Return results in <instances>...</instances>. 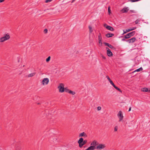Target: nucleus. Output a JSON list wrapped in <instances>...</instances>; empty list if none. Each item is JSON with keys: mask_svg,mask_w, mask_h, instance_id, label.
I'll use <instances>...</instances> for the list:
<instances>
[{"mask_svg": "<svg viewBox=\"0 0 150 150\" xmlns=\"http://www.w3.org/2000/svg\"><path fill=\"white\" fill-rule=\"evenodd\" d=\"M87 142V140H83V138H80L78 142L79 147L80 148H82L84 145L86 144Z\"/></svg>", "mask_w": 150, "mask_h": 150, "instance_id": "f257e3e1", "label": "nucleus"}, {"mask_svg": "<svg viewBox=\"0 0 150 150\" xmlns=\"http://www.w3.org/2000/svg\"><path fill=\"white\" fill-rule=\"evenodd\" d=\"M10 38L9 34L8 33H7L4 36L0 38V42H2L6 41L9 40Z\"/></svg>", "mask_w": 150, "mask_h": 150, "instance_id": "f03ea898", "label": "nucleus"}, {"mask_svg": "<svg viewBox=\"0 0 150 150\" xmlns=\"http://www.w3.org/2000/svg\"><path fill=\"white\" fill-rule=\"evenodd\" d=\"M57 88L60 93H63L65 91L64 85L63 83H59L57 86Z\"/></svg>", "mask_w": 150, "mask_h": 150, "instance_id": "7ed1b4c3", "label": "nucleus"}, {"mask_svg": "<svg viewBox=\"0 0 150 150\" xmlns=\"http://www.w3.org/2000/svg\"><path fill=\"white\" fill-rule=\"evenodd\" d=\"M135 34L134 31L132 32L126 34L124 36L122 37V40H124L125 39L129 38L131 37L134 36Z\"/></svg>", "mask_w": 150, "mask_h": 150, "instance_id": "20e7f679", "label": "nucleus"}, {"mask_svg": "<svg viewBox=\"0 0 150 150\" xmlns=\"http://www.w3.org/2000/svg\"><path fill=\"white\" fill-rule=\"evenodd\" d=\"M106 146L105 144H100L98 145V144L96 147H95V149L98 150H100L101 149L104 148Z\"/></svg>", "mask_w": 150, "mask_h": 150, "instance_id": "39448f33", "label": "nucleus"}, {"mask_svg": "<svg viewBox=\"0 0 150 150\" xmlns=\"http://www.w3.org/2000/svg\"><path fill=\"white\" fill-rule=\"evenodd\" d=\"M49 81V79L48 78H45L42 80L41 83L43 85H47Z\"/></svg>", "mask_w": 150, "mask_h": 150, "instance_id": "423d86ee", "label": "nucleus"}, {"mask_svg": "<svg viewBox=\"0 0 150 150\" xmlns=\"http://www.w3.org/2000/svg\"><path fill=\"white\" fill-rule=\"evenodd\" d=\"M136 40V38L133 37L127 40L126 41L129 43H132L134 42Z\"/></svg>", "mask_w": 150, "mask_h": 150, "instance_id": "0eeeda50", "label": "nucleus"}, {"mask_svg": "<svg viewBox=\"0 0 150 150\" xmlns=\"http://www.w3.org/2000/svg\"><path fill=\"white\" fill-rule=\"evenodd\" d=\"M106 49L107 50V53L109 57H111L112 56L113 54L112 52L110 51V50L108 47H106Z\"/></svg>", "mask_w": 150, "mask_h": 150, "instance_id": "6e6552de", "label": "nucleus"}, {"mask_svg": "<svg viewBox=\"0 0 150 150\" xmlns=\"http://www.w3.org/2000/svg\"><path fill=\"white\" fill-rule=\"evenodd\" d=\"M104 26L107 29L113 31L114 30V28L112 27H111L110 26L107 25L106 24H104Z\"/></svg>", "mask_w": 150, "mask_h": 150, "instance_id": "1a4fd4ad", "label": "nucleus"}, {"mask_svg": "<svg viewBox=\"0 0 150 150\" xmlns=\"http://www.w3.org/2000/svg\"><path fill=\"white\" fill-rule=\"evenodd\" d=\"M98 144V143L96 140H94L91 144V146H94V147H96L95 146Z\"/></svg>", "mask_w": 150, "mask_h": 150, "instance_id": "9d476101", "label": "nucleus"}, {"mask_svg": "<svg viewBox=\"0 0 150 150\" xmlns=\"http://www.w3.org/2000/svg\"><path fill=\"white\" fill-rule=\"evenodd\" d=\"M79 137H83L84 138H86L87 137V135L86 133L84 132L80 133L79 135Z\"/></svg>", "mask_w": 150, "mask_h": 150, "instance_id": "9b49d317", "label": "nucleus"}, {"mask_svg": "<svg viewBox=\"0 0 150 150\" xmlns=\"http://www.w3.org/2000/svg\"><path fill=\"white\" fill-rule=\"evenodd\" d=\"M117 116L119 118V121L120 122L122 120V113L121 111H120L117 115Z\"/></svg>", "mask_w": 150, "mask_h": 150, "instance_id": "f8f14e48", "label": "nucleus"}, {"mask_svg": "<svg viewBox=\"0 0 150 150\" xmlns=\"http://www.w3.org/2000/svg\"><path fill=\"white\" fill-rule=\"evenodd\" d=\"M95 149V147H94V146H90L87 149H86L85 150H94Z\"/></svg>", "mask_w": 150, "mask_h": 150, "instance_id": "ddd939ff", "label": "nucleus"}, {"mask_svg": "<svg viewBox=\"0 0 150 150\" xmlns=\"http://www.w3.org/2000/svg\"><path fill=\"white\" fill-rule=\"evenodd\" d=\"M114 35V34L112 33H108L105 35L108 38L111 37Z\"/></svg>", "mask_w": 150, "mask_h": 150, "instance_id": "4468645a", "label": "nucleus"}, {"mask_svg": "<svg viewBox=\"0 0 150 150\" xmlns=\"http://www.w3.org/2000/svg\"><path fill=\"white\" fill-rule=\"evenodd\" d=\"M142 91L143 92H148L149 89L147 88H142Z\"/></svg>", "mask_w": 150, "mask_h": 150, "instance_id": "2eb2a0df", "label": "nucleus"}, {"mask_svg": "<svg viewBox=\"0 0 150 150\" xmlns=\"http://www.w3.org/2000/svg\"><path fill=\"white\" fill-rule=\"evenodd\" d=\"M106 77L108 81L110 82V84L112 83L113 81L111 80L109 76H106Z\"/></svg>", "mask_w": 150, "mask_h": 150, "instance_id": "dca6fc26", "label": "nucleus"}, {"mask_svg": "<svg viewBox=\"0 0 150 150\" xmlns=\"http://www.w3.org/2000/svg\"><path fill=\"white\" fill-rule=\"evenodd\" d=\"M98 40H102V38L101 35L100 33H99L98 35Z\"/></svg>", "mask_w": 150, "mask_h": 150, "instance_id": "f3484780", "label": "nucleus"}, {"mask_svg": "<svg viewBox=\"0 0 150 150\" xmlns=\"http://www.w3.org/2000/svg\"><path fill=\"white\" fill-rule=\"evenodd\" d=\"M35 73H34V72L28 75V77H33V76H34L35 75Z\"/></svg>", "mask_w": 150, "mask_h": 150, "instance_id": "a211bd4d", "label": "nucleus"}, {"mask_svg": "<svg viewBox=\"0 0 150 150\" xmlns=\"http://www.w3.org/2000/svg\"><path fill=\"white\" fill-rule=\"evenodd\" d=\"M132 31V29H131V28H130L129 29L126 30V31H125L124 30H123L124 33H122V35H123L125 33H127L128 32H129V31Z\"/></svg>", "mask_w": 150, "mask_h": 150, "instance_id": "6ab92c4d", "label": "nucleus"}, {"mask_svg": "<svg viewBox=\"0 0 150 150\" xmlns=\"http://www.w3.org/2000/svg\"><path fill=\"white\" fill-rule=\"evenodd\" d=\"M143 70V69L142 67H140V68L136 70H135L133 72H135L136 71L139 72L141 71H142Z\"/></svg>", "mask_w": 150, "mask_h": 150, "instance_id": "aec40b11", "label": "nucleus"}, {"mask_svg": "<svg viewBox=\"0 0 150 150\" xmlns=\"http://www.w3.org/2000/svg\"><path fill=\"white\" fill-rule=\"evenodd\" d=\"M88 28L89 29V32L90 33H91L93 31V30L92 27L91 26H89Z\"/></svg>", "mask_w": 150, "mask_h": 150, "instance_id": "412c9836", "label": "nucleus"}, {"mask_svg": "<svg viewBox=\"0 0 150 150\" xmlns=\"http://www.w3.org/2000/svg\"><path fill=\"white\" fill-rule=\"evenodd\" d=\"M98 43L100 46H102L103 44L102 40H98Z\"/></svg>", "mask_w": 150, "mask_h": 150, "instance_id": "4be33fe9", "label": "nucleus"}, {"mask_svg": "<svg viewBox=\"0 0 150 150\" xmlns=\"http://www.w3.org/2000/svg\"><path fill=\"white\" fill-rule=\"evenodd\" d=\"M69 93L71 94L72 95H74L75 94V92L74 91H73L71 90H70Z\"/></svg>", "mask_w": 150, "mask_h": 150, "instance_id": "5701e85b", "label": "nucleus"}, {"mask_svg": "<svg viewBox=\"0 0 150 150\" xmlns=\"http://www.w3.org/2000/svg\"><path fill=\"white\" fill-rule=\"evenodd\" d=\"M109 48L112 49H113V50H115V48L114 47L112 46V45H109V46L108 47Z\"/></svg>", "mask_w": 150, "mask_h": 150, "instance_id": "b1692460", "label": "nucleus"}, {"mask_svg": "<svg viewBox=\"0 0 150 150\" xmlns=\"http://www.w3.org/2000/svg\"><path fill=\"white\" fill-rule=\"evenodd\" d=\"M118 129V127L117 126H115L114 127V132H115L117 131Z\"/></svg>", "mask_w": 150, "mask_h": 150, "instance_id": "393cba45", "label": "nucleus"}, {"mask_svg": "<svg viewBox=\"0 0 150 150\" xmlns=\"http://www.w3.org/2000/svg\"><path fill=\"white\" fill-rule=\"evenodd\" d=\"M141 20L139 18L137 19L135 21V23L136 24H137Z\"/></svg>", "mask_w": 150, "mask_h": 150, "instance_id": "a878e982", "label": "nucleus"}, {"mask_svg": "<svg viewBox=\"0 0 150 150\" xmlns=\"http://www.w3.org/2000/svg\"><path fill=\"white\" fill-rule=\"evenodd\" d=\"M51 57L50 56H49L48 57V58L46 59V61L47 62H49L50 60Z\"/></svg>", "mask_w": 150, "mask_h": 150, "instance_id": "bb28decb", "label": "nucleus"}, {"mask_svg": "<svg viewBox=\"0 0 150 150\" xmlns=\"http://www.w3.org/2000/svg\"><path fill=\"white\" fill-rule=\"evenodd\" d=\"M65 91L69 93L70 90H69L67 88H64Z\"/></svg>", "mask_w": 150, "mask_h": 150, "instance_id": "cd10ccee", "label": "nucleus"}, {"mask_svg": "<svg viewBox=\"0 0 150 150\" xmlns=\"http://www.w3.org/2000/svg\"><path fill=\"white\" fill-rule=\"evenodd\" d=\"M53 0H46L45 1V3H48L52 1Z\"/></svg>", "mask_w": 150, "mask_h": 150, "instance_id": "c85d7f7f", "label": "nucleus"}, {"mask_svg": "<svg viewBox=\"0 0 150 150\" xmlns=\"http://www.w3.org/2000/svg\"><path fill=\"white\" fill-rule=\"evenodd\" d=\"M115 88L116 89V90H117L118 91H119L121 93L122 92V91H121V90L117 87L116 86Z\"/></svg>", "mask_w": 150, "mask_h": 150, "instance_id": "c756f323", "label": "nucleus"}, {"mask_svg": "<svg viewBox=\"0 0 150 150\" xmlns=\"http://www.w3.org/2000/svg\"><path fill=\"white\" fill-rule=\"evenodd\" d=\"M48 30L47 29H45L44 30L43 32L45 34H46L47 33Z\"/></svg>", "mask_w": 150, "mask_h": 150, "instance_id": "7c9ffc66", "label": "nucleus"}, {"mask_svg": "<svg viewBox=\"0 0 150 150\" xmlns=\"http://www.w3.org/2000/svg\"><path fill=\"white\" fill-rule=\"evenodd\" d=\"M140 0H129V1L132 2H135L136 1H138Z\"/></svg>", "mask_w": 150, "mask_h": 150, "instance_id": "2f4dec72", "label": "nucleus"}, {"mask_svg": "<svg viewBox=\"0 0 150 150\" xmlns=\"http://www.w3.org/2000/svg\"><path fill=\"white\" fill-rule=\"evenodd\" d=\"M104 44L106 46H108L109 47V45H110V44H109L108 43H107V42H104Z\"/></svg>", "mask_w": 150, "mask_h": 150, "instance_id": "473e14b6", "label": "nucleus"}, {"mask_svg": "<svg viewBox=\"0 0 150 150\" xmlns=\"http://www.w3.org/2000/svg\"><path fill=\"white\" fill-rule=\"evenodd\" d=\"M101 108L100 106H98L97 107V110H101Z\"/></svg>", "mask_w": 150, "mask_h": 150, "instance_id": "72a5a7b5", "label": "nucleus"}, {"mask_svg": "<svg viewBox=\"0 0 150 150\" xmlns=\"http://www.w3.org/2000/svg\"><path fill=\"white\" fill-rule=\"evenodd\" d=\"M112 86L115 88L116 86H115V85L114 84L113 82L112 83V84H111Z\"/></svg>", "mask_w": 150, "mask_h": 150, "instance_id": "f704fd0d", "label": "nucleus"}, {"mask_svg": "<svg viewBox=\"0 0 150 150\" xmlns=\"http://www.w3.org/2000/svg\"><path fill=\"white\" fill-rule=\"evenodd\" d=\"M112 86L115 88L116 86H115V85L114 84L113 82L112 83V84H111Z\"/></svg>", "mask_w": 150, "mask_h": 150, "instance_id": "c9c22d12", "label": "nucleus"}, {"mask_svg": "<svg viewBox=\"0 0 150 150\" xmlns=\"http://www.w3.org/2000/svg\"><path fill=\"white\" fill-rule=\"evenodd\" d=\"M128 10H122V13H126L127 12Z\"/></svg>", "mask_w": 150, "mask_h": 150, "instance_id": "e433bc0d", "label": "nucleus"}, {"mask_svg": "<svg viewBox=\"0 0 150 150\" xmlns=\"http://www.w3.org/2000/svg\"><path fill=\"white\" fill-rule=\"evenodd\" d=\"M108 11L109 14L110 15V14L111 13V10H108Z\"/></svg>", "mask_w": 150, "mask_h": 150, "instance_id": "4c0bfd02", "label": "nucleus"}, {"mask_svg": "<svg viewBox=\"0 0 150 150\" xmlns=\"http://www.w3.org/2000/svg\"><path fill=\"white\" fill-rule=\"evenodd\" d=\"M136 28V27H134L132 28H131V29H132V30H133L134 29H135Z\"/></svg>", "mask_w": 150, "mask_h": 150, "instance_id": "58836bf2", "label": "nucleus"}, {"mask_svg": "<svg viewBox=\"0 0 150 150\" xmlns=\"http://www.w3.org/2000/svg\"><path fill=\"white\" fill-rule=\"evenodd\" d=\"M102 58L104 59H106L105 57L103 56H102Z\"/></svg>", "mask_w": 150, "mask_h": 150, "instance_id": "ea45409f", "label": "nucleus"}, {"mask_svg": "<svg viewBox=\"0 0 150 150\" xmlns=\"http://www.w3.org/2000/svg\"><path fill=\"white\" fill-rule=\"evenodd\" d=\"M4 0H0V3H1L3 2Z\"/></svg>", "mask_w": 150, "mask_h": 150, "instance_id": "a19ab883", "label": "nucleus"}, {"mask_svg": "<svg viewBox=\"0 0 150 150\" xmlns=\"http://www.w3.org/2000/svg\"><path fill=\"white\" fill-rule=\"evenodd\" d=\"M131 108L130 107L129 108L128 111H130L131 110Z\"/></svg>", "mask_w": 150, "mask_h": 150, "instance_id": "79ce46f5", "label": "nucleus"}, {"mask_svg": "<svg viewBox=\"0 0 150 150\" xmlns=\"http://www.w3.org/2000/svg\"><path fill=\"white\" fill-rule=\"evenodd\" d=\"M134 11L133 10H130V11L131 12H134Z\"/></svg>", "mask_w": 150, "mask_h": 150, "instance_id": "37998d69", "label": "nucleus"}, {"mask_svg": "<svg viewBox=\"0 0 150 150\" xmlns=\"http://www.w3.org/2000/svg\"><path fill=\"white\" fill-rule=\"evenodd\" d=\"M110 6H109L108 8V9H110Z\"/></svg>", "mask_w": 150, "mask_h": 150, "instance_id": "c03bdc74", "label": "nucleus"}, {"mask_svg": "<svg viewBox=\"0 0 150 150\" xmlns=\"http://www.w3.org/2000/svg\"><path fill=\"white\" fill-rule=\"evenodd\" d=\"M149 89V91H148V92H150V88H149V89Z\"/></svg>", "mask_w": 150, "mask_h": 150, "instance_id": "a18cd8bd", "label": "nucleus"}, {"mask_svg": "<svg viewBox=\"0 0 150 150\" xmlns=\"http://www.w3.org/2000/svg\"><path fill=\"white\" fill-rule=\"evenodd\" d=\"M123 9H124V8L123 9H122V10H123Z\"/></svg>", "mask_w": 150, "mask_h": 150, "instance_id": "49530a36", "label": "nucleus"}]
</instances>
